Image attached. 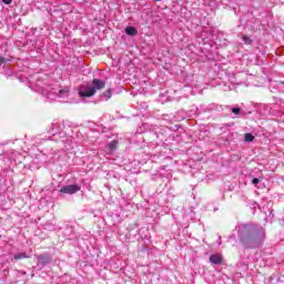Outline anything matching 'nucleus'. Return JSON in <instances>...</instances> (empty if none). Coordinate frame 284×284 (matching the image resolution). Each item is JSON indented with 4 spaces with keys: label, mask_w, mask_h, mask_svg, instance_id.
Segmentation results:
<instances>
[{
    "label": "nucleus",
    "mask_w": 284,
    "mask_h": 284,
    "mask_svg": "<svg viewBox=\"0 0 284 284\" xmlns=\"http://www.w3.org/2000/svg\"><path fill=\"white\" fill-rule=\"evenodd\" d=\"M23 258H30L28 253H26V252L17 253V254L13 255V258H11V261H21Z\"/></svg>",
    "instance_id": "1a4fd4ad"
},
{
    "label": "nucleus",
    "mask_w": 284,
    "mask_h": 284,
    "mask_svg": "<svg viewBox=\"0 0 284 284\" xmlns=\"http://www.w3.org/2000/svg\"><path fill=\"white\" fill-rule=\"evenodd\" d=\"M36 257L38 260V265L41 267H45V265H50V263H52V257L48 254L36 255Z\"/></svg>",
    "instance_id": "39448f33"
},
{
    "label": "nucleus",
    "mask_w": 284,
    "mask_h": 284,
    "mask_svg": "<svg viewBox=\"0 0 284 284\" xmlns=\"http://www.w3.org/2000/svg\"><path fill=\"white\" fill-rule=\"evenodd\" d=\"M209 261L212 265H221V263H223V257L219 254H212Z\"/></svg>",
    "instance_id": "0eeeda50"
},
{
    "label": "nucleus",
    "mask_w": 284,
    "mask_h": 284,
    "mask_svg": "<svg viewBox=\"0 0 284 284\" xmlns=\"http://www.w3.org/2000/svg\"><path fill=\"white\" fill-rule=\"evenodd\" d=\"M102 99H104V101L112 99V89H108L106 91H104L102 94Z\"/></svg>",
    "instance_id": "9b49d317"
},
{
    "label": "nucleus",
    "mask_w": 284,
    "mask_h": 284,
    "mask_svg": "<svg viewBox=\"0 0 284 284\" xmlns=\"http://www.w3.org/2000/svg\"><path fill=\"white\" fill-rule=\"evenodd\" d=\"M116 145H119V141L113 140L110 143H108L106 148L110 153L114 152L116 150Z\"/></svg>",
    "instance_id": "9d476101"
},
{
    "label": "nucleus",
    "mask_w": 284,
    "mask_h": 284,
    "mask_svg": "<svg viewBox=\"0 0 284 284\" xmlns=\"http://www.w3.org/2000/svg\"><path fill=\"white\" fill-rule=\"evenodd\" d=\"M79 94L80 97H85V98L94 97L95 94L94 88L92 87V84H82L79 88Z\"/></svg>",
    "instance_id": "7ed1b4c3"
},
{
    "label": "nucleus",
    "mask_w": 284,
    "mask_h": 284,
    "mask_svg": "<svg viewBox=\"0 0 284 284\" xmlns=\"http://www.w3.org/2000/svg\"><path fill=\"white\" fill-rule=\"evenodd\" d=\"M243 41L246 45H252V39L247 36H243Z\"/></svg>",
    "instance_id": "4468645a"
},
{
    "label": "nucleus",
    "mask_w": 284,
    "mask_h": 284,
    "mask_svg": "<svg viewBox=\"0 0 284 284\" xmlns=\"http://www.w3.org/2000/svg\"><path fill=\"white\" fill-rule=\"evenodd\" d=\"M2 3H6V6H10V3H12V0H1Z\"/></svg>",
    "instance_id": "dca6fc26"
},
{
    "label": "nucleus",
    "mask_w": 284,
    "mask_h": 284,
    "mask_svg": "<svg viewBox=\"0 0 284 284\" xmlns=\"http://www.w3.org/2000/svg\"><path fill=\"white\" fill-rule=\"evenodd\" d=\"M81 191V186L77 184L64 185L60 189L61 194H77Z\"/></svg>",
    "instance_id": "20e7f679"
},
{
    "label": "nucleus",
    "mask_w": 284,
    "mask_h": 284,
    "mask_svg": "<svg viewBox=\"0 0 284 284\" xmlns=\"http://www.w3.org/2000/svg\"><path fill=\"white\" fill-rule=\"evenodd\" d=\"M253 185H258L261 183V180L258 178H254L252 180Z\"/></svg>",
    "instance_id": "2eb2a0df"
},
{
    "label": "nucleus",
    "mask_w": 284,
    "mask_h": 284,
    "mask_svg": "<svg viewBox=\"0 0 284 284\" xmlns=\"http://www.w3.org/2000/svg\"><path fill=\"white\" fill-rule=\"evenodd\" d=\"M231 112H232L233 114H235V115L239 116V114H241V108H239V106H233V108L231 109Z\"/></svg>",
    "instance_id": "ddd939ff"
},
{
    "label": "nucleus",
    "mask_w": 284,
    "mask_h": 284,
    "mask_svg": "<svg viewBox=\"0 0 284 284\" xmlns=\"http://www.w3.org/2000/svg\"><path fill=\"white\" fill-rule=\"evenodd\" d=\"M125 34L129 37H136V34H139V30H136L135 27L129 26L125 28Z\"/></svg>",
    "instance_id": "6e6552de"
},
{
    "label": "nucleus",
    "mask_w": 284,
    "mask_h": 284,
    "mask_svg": "<svg viewBox=\"0 0 284 284\" xmlns=\"http://www.w3.org/2000/svg\"><path fill=\"white\" fill-rule=\"evenodd\" d=\"M244 141H245L246 143H252V141H254L253 134H252V133H246V134L244 135Z\"/></svg>",
    "instance_id": "f8f14e48"
},
{
    "label": "nucleus",
    "mask_w": 284,
    "mask_h": 284,
    "mask_svg": "<svg viewBox=\"0 0 284 284\" xmlns=\"http://www.w3.org/2000/svg\"><path fill=\"white\" fill-rule=\"evenodd\" d=\"M3 63H6V58L0 57V65H3Z\"/></svg>",
    "instance_id": "f3484780"
},
{
    "label": "nucleus",
    "mask_w": 284,
    "mask_h": 284,
    "mask_svg": "<svg viewBox=\"0 0 284 284\" xmlns=\"http://www.w3.org/2000/svg\"><path fill=\"white\" fill-rule=\"evenodd\" d=\"M237 239L245 250H257L265 243V229L261 224L242 223L237 225Z\"/></svg>",
    "instance_id": "f257e3e1"
},
{
    "label": "nucleus",
    "mask_w": 284,
    "mask_h": 284,
    "mask_svg": "<svg viewBox=\"0 0 284 284\" xmlns=\"http://www.w3.org/2000/svg\"><path fill=\"white\" fill-rule=\"evenodd\" d=\"M91 85L93 88V92L97 93L98 90H103V88H105V81L101 79H93Z\"/></svg>",
    "instance_id": "423d86ee"
},
{
    "label": "nucleus",
    "mask_w": 284,
    "mask_h": 284,
    "mask_svg": "<svg viewBox=\"0 0 284 284\" xmlns=\"http://www.w3.org/2000/svg\"><path fill=\"white\" fill-rule=\"evenodd\" d=\"M42 90L47 99H54V97H59L60 99H63L64 97H68L70 92V89L68 87L58 90L50 85H44Z\"/></svg>",
    "instance_id": "f03ea898"
}]
</instances>
